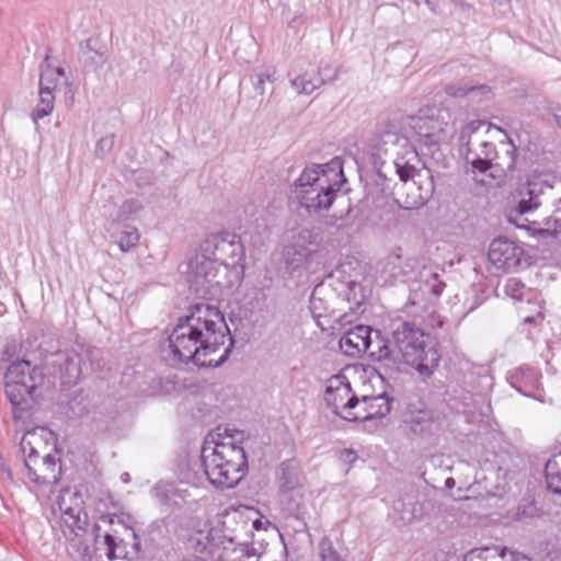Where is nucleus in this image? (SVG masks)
Instances as JSON below:
<instances>
[{
	"mask_svg": "<svg viewBox=\"0 0 561 561\" xmlns=\"http://www.w3.org/2000/svg\"><path fill=\"white\" fill-rule=\"evenodd\" d=\"M233 346L222 312L210 304H196L170 333L165 359L172 365L217 368L228 360Z\"/></svg>",
	"mask_w": 561,
	"mask_h": 561,
	"instance_id": "1",
	"label": "nucleus"
},
{
	"mask_svg": "<svg viewBox=\"0 0 561 561\" xmlns=\"http://www.w3.org/2000/svg\"><path fill=\"white\" fill-rule=\"evenodd\" d=\"M245 252L241 239L231 232L208 234L201 243L198 253L190 261V288L199 298L217 300L222 285L217 279L218 265H243Z\"/></svg>",
	"mask_w": 561,
	"mask_h": 561,
	"instance_id": "2",
	"label": "nucleus"
},
{
	"mask_svg": "<svg viewBox=\"0 0 561 561\" xmlns=\"http://www.w3.org/2000/svg\"><path fill=\"white\" fill-rule=\"evenodd\" d=\"M82 494L78 491H66L57 501L61 513L60 523L66 527L62 534L66 538V550L73 561H105L103 557V536L113 528H128L115 514H102L94 523L92 533L94 536L93 550H90L85 534L89 525V517L83 506Z\"/></svg>",
	"mask_w": 561,
	"mask_h": 561,
	"instance_id": "3",
	"label": "nucleus"
},
{
	"mask_svg": "<svg viewBox=\"0 0 561 561\" xmlns=\"http://www.w3.org/2000/svg\"><path fill=\"white\" fill-rule=\"evenodd\" d=\"M82 494L78 491H66L57 501L61 513L60 523L66 527L62 534L66 538V550L73 561H105L103 557V536L113 528H128L115 514H102L94 523L92 533L94 536L93 550H90L85 534L89 525V517L83 506Z\"/></svg>",
	"mask_w": 561,
	"mask_h": 561,
	"instance_id": "4",
	"label": "nucleus"
},
{
	"mask_svg": "<svg viewBox=\"0 0 561 561\" xmlns=\"http://www.w3.org/2000/svg\"><path fill=\"white\" fill-rule=\"evenodd\" d=\"M424 332L415 323L403 321L393 328L390 336H382L378 356L388 377L398 374L408 364L423 377H430L439 365L440 355L435 347L425 346Z\"/></svg>",
	"mask_w": 561,
	"mask_h": 561,
	"instance_id": "5",
	"label": "nucleus"
},
{
	"mask_svg": "<svg viewBox=\"0 0 561 561\" xmlns=\"http://www.w3.org/2000/svg\"><path fill=\"white\" fill-rule=\"evenodd\" d=\"M345 183L343 160L335 157L323 164L307 165L294 182L293 192L309 216L320 217L332 207Z\"/></svg>",
	"mask_w": 561,
	"mask_h": 561,
	"instance_id": "6",
	"label": "nucleus"
},
{
	"mask_svg": "<svg viewBox=\"0 0 561 561\" xmlns=\"http://www.w3.org/2000/svg\"><path fill=\"white\" fill-rule=\"evenodd\" d=\"M45 375L38 366L30 360L13 362L5 373V396L12 407L14 421H25L32 412L42 393Z\"/></svg>",
	"mask_w": 561,
	"mask_h": 561,
	"instance_id": "7",
	"label": "nucleus"
},
{
	"mask_svg": "<svg viewBox=\"0 0 561 561\" xmlns=\"http://www.w3.org/2000/svg\"><path fill=\"white\" fill-rule=\"evenodd\" d=\"M201 459L209 482L222 490L236 486L248 469L244 449L233 443H205Z\"/></svg>",
	"mask_w": 561,
	"mask_h": 561,
	"instance_id": "8",
	"label": "nucleus"
},
{
	"mask_svg": "<svg viewBox=\"0 0 561 561\" xmlns=\"http://www.w3.org/2000/svg\"><path fill=\"white\" fill-rule=\"evenodd\" d=\"M382 335L380 331H374L371 328L366 325H356L355 328L348 330L341 339H340V348L341 351L350 357H356L360 354H367L368 357L377 363L378 366V375L381 380H385V376L380 370H382V358L378 356V346H381ZM381 350H379L380 352Z\"/></svg>",
	"mask_w": 561,
	"mask_h": 561,
	"instance_id": "9",
	"label": "nucleus"
},
{
	"mask_svg": "<svg viewBox=\"0 0 561 561\" xmlns=\"http://www.w3.org/2000/svg\"><path fill=\"white\" fill-rule=\"evenodd\" d=\"M24 454V469L27 478L37 485L56 484L60 478V461L55 455L46 454L42 458L39 453L25 438L21 442Z\"/></svg>",
	"mask_w": 561,
	"mask_h": 561,
	"instance_id": "10",
	"label": "nucleus"
},
{
	"mask_svg": "<svg viewBox=\"0 0 561 561\" xmlns=\"http://www.w3.org/2000/svg\"><path fill=\"white\" fill-rule=\"evenodd\" d=\"M321 241L320 232L308 228L300 229L294 236L293 243L285 250V268L293 274L307 267L319 252Z\"/></svg>",
	"mask_w": 561,
	"mask_h": 561,
	"instance_id": "11",
	"label": "nucleus"
},
{
	"mask_svg": "<svg viewBox=\"0 0 561 561\" xmlns=\"http://www.w3.org/2000/svg\"><path fill=\"white\" fill-rule=\"evenodd\" d=\"M82 357L75 350H64L46 357L45 366L48 375L60 381L61 387L78 383L82 374Z\"/></svg>",
	"mask_w": 561,
	"mask_h": 561,
	"instance_id": "12",
	"label": "nucleus"
},
{
	"mask_svg": "<svg viewBox=\"0 0 561 561\" xmlns=\"http://www.w3.org/2000/svg\"><path fill=\"white\" fill-rule=\"evenodd\" d=\"M477 128L474 122L466 125L460 133L459 139L466 162L471 164L473 170L484 173L497 165V163L494 162L497 152L493 142L482 140L479 142L478 148H472L470 140L465 141Z\"/></svg>",
	"mask_w": 561,
	"mask_h": 561,
	"instance_id": "13",
	"label": "nucleus"
},
{
	"mask_svg": "<svg viewBox=\"0 0 561 561\" xmlns=\"http://www.w3.org/2000/svg\"><path fill=\"white\" fill-rule=\"evenodd\" d=\"M491 263L503 272H512L522 265L525 259L524 249L507 238L494 239L488 253Z\"/></svg>",
	"mask_w": 561,
	"mask_h": 561,
	"instance_id": "14",
	"label": "nucleus"
},
{
	"mask_svg": "<svg viewBox=\"0 0 561 561\" xmlns=\"http://www.w3.org/2000/svg\"><path fill=\"white\" fill-rule=\"evenodd\" d=\"M411 128L420 144L432 147L449 139V126L439 117H410Z\"/></svg>",
	"mask_w": 561,
	"mask_h": 561,
	"instance_id": "15",
	"label": "nucleus"
},
{
	"mask_svg": "<svg viewBox=\"0 0 561 561\" xmlns=\"http://www.w3.org/2000/svg\"><path fill=\"white\" fill-rule=\"evenodd\" d=\"M552 184L540 175L529 178L526 184L522 185L518 190L519 199L510 216V221L515 222V218L513 217L514 213H516L517 216H523L536 210L541 205V195H543L547 190H552Z\"/></svg>",
	"mask_w": 561,
	"mask_h": 561,
	"instance_id": "16",
	"label": "nucleus"
},
{
	"mask_svg": "<svg viewBox=\"0 0 561 561\" xmlns=\"http://www.w3.org/2000/svg\"><path fill=\"white\" fill-rule=\"evenodd\" d=\"M324 401L332 412L342 417L355 403V393L345 376H335L327 387Z\"/></svg>",
	"mask_w": 561,
	"mask_h": 561,
	"instance_id": "17",
	"label": "nucleus"
},
{
	"mask_svg": "<svg viewBox=\"0 0 561 561\" xmlns=\"http://www.w3.org/2000/svg\"><path fill=\"white\" fill-rule=\"evenodd\" d=\"M122 530V527L113 528L111 531H106L103 536L102 553L105 561H112L115 559L133 561L131 541H128V539L131 538L128 537L126 533H124L125 536H123Z\"/></svg>",
	"mask_w": 561,
	"mask_h": 561,
	"instance_id": "18",
	"label": "nucleus"
},
{
	"mask_svg": "<svg viewBox=\"0 0 561 561\" xmlns=\"http://www.w3.org/2000/svg\"><path fill=\"white\" fill-rule=\"evenodd\" d=\"M540 371L529 365H522L507 373L508 383L525 397L535 398L540 385Z\"/></svg>",
	"mask_w": 561,
	"mask_h": 561,
	"instance_id": "19",
	"label": "nucleus"
},
{
	"mask_svg": "<svg viewBox=\"0 0 561 561\" xmlns=\"http://www.w3.org/2000/svg\"><path fill=\"white\" fill-rule=\"evenodd\" d=\"M366 196L370 198L376 208L383 207L393 196L392 179H389L380 169L367 174L365 183Z\"/></svg>",
	"mask_w": 561,
	"mask_h": 561,
	"instance_id": "20",
	"label": "nucleus"
},
{
	"mask_svg": "<svg viewBox=\"0 0 561 561\" xmlns=\"http://www.w3.org/2000/svg\"><path fill=\"white\" fill-rule=\"evenodd\" d=\"M335 78L336 71L334 69L332 70V75H328L327 68L323 70L320 68H312L291 77L290 84L298 94L308 95L321 85L334 80Z\"/></svg>",
	"mask_w": 561,
	"mask_h": 561,
	"instance_id": "21",
	"label": "nucleus"
},
{
	"mask_svg": "<svg viewBox=\"0 0 561 561\" xmlns=\"http://www.w3.org/2000/svg\"><path fill=\"white\" fill-rule=\"evenodd\" d=\"M393 388L383 390L378 394H366L367 410L366 417L370 419V432L379 426L380 420L385 419L392 409Z\"/></svg>",
	"mask_w": 561,
	"mask_h": 561,
	"instance_id": "22",
	"label": "nucleus"
},
{
	"mask_svg": "<svg viewBox=\"0 0 561 561\" xmlns=\"http://www.w3.org/2000/svg\"><path fill=\"white\" fill-rule=\"evenodd\" d=\"M417 261L415 259H405L400 254H390L387 256L382 272L389 274L394 282L407 283L416 277Z\"/></svg>",
	"mask_w": 561,
	"mask_h": 561,
	"instance_id": "23",
	"label": "nucleus"
},
{
	"mask_svg": "<svg viewBox=\"0 0 561 561\" xmlns=\"http://www.w3.org/2000/svg\"><path fill=\"white\" fill-rule=\"evenodd\" d=\"M125 533L131 538L133 561H165L164 551L152 539L142 542L130 528H125Z\"/></svg>",
	"mask_w": 561,
	"mask_h": 561,
	"instance_id": "24",
	"label": "nucleus"
},
{
	"mask_svg": "<svg viewBox=\"0 0 561 561\" xmlns=\"http://www.w3.org/2000/svg\"><path fill=\"white\" fill-rule=\"evenodd\" d=\"M414 434L424 436L432 434L437 428V416L434 411L428 409H420L411 411L405 420Z\"/></svg>",
	"mask_w": 561,
	"mask_h": 561,
	"instance_id": "25",
	"label": "nucleus"
},
{
	"mask_svg": "<svg viewBox=\"0 0 561 561\" xmlns=\"http://www.w3.org/2000/svg\"><path fill=\"white\" fill-rule=\"evenodd\" d=\"M543 227L533 230L538 239H557L561 234V196L553 203L552 214L545 218Z\"/></svg>",
	"mask_w": 561,
	"mask_h": 561,
	"instance_id": "26",
	"label": "nucleus"
},
{
	"mask_svg": "<svg viewBox=\"0 0 561 561\" xmlns=\"http://www.w3.org/2000/svg\"><path fill=\"white\" fill-rule=\"evenodd\" d=\"M301 473L295 460H285L279 465V491L291 492L301 486Z\"/></svg>",
	"mask_w": 561,
	"mask_h": 561,
	"instance_id": "27",
	"label": "nucleus"
},
{
	"mask_svg": "<svg viewBox=\"0 0 561 561\" xmlns=\"http://www.w3.org/2000/svg\"><path fill=\"white\" fill-rule=\"evenodd\" d=\"M421 159L414 149H409L403 156L397 157L394 160L396 172L402 182L413 180L420 171L419 164Z\"/></svg>",
	"mask_w": 561,
	"mask_h": 561,
	"instance_id": "28",
	"label": "nucleus"
},
{
	"mask_svg": "<svg viewBox=\"0 0 561 561\" xmlns=\"http://www.w3.org/2000/svg\"><path fill=\"white\" fill-rule=\"evenodd\" d=\"M445 92L453 98L469 96L471 101L480 102L483 96L490 94V88L485 84L460 82L447 84Z\"/></svg>",
	"mask_w": 561,
	"mask_h": 561,
	"instance_id": "29",
	"label": "nucleus"
},
{
	"mask_svg": "<svg viewBox=\"0 0 561 561\" xmlns=\"http://www.w3.org/2000/svg\"><path fill=\"white\" fill-rule=\"evenodd\" d=\"M80 60L87 70L95 71L104 66L107 57L105 51L95 49L92 46V41L88 39L80 46Z\"/></svg>",
	"mask_w": 561,
	"mask_h": 561,
	"instance_id": "30",
	"label": "nucleus"
},
{
	"mask_svg": "<svg viewBox=\"0 0 561 561\" xmlns=\"http://www.w3.org/2000/svg\"><path fill=\"white\" fill-rule=\"evenodd\" d=\"M368 413L367 410V401H366V394L362 396V398H358L355 394V403L350 411H346L342 415V419L350 421V422H363L365 424V428L370 431V419L366 417L365 414Z\"/></svg>",
	"mask_w": 561,
	"mask_h": 561,
	"instance_id": "31",
	"label": "nucleus"
},
{
	"mask_svg": "<svg viewBox=\"0 0 561 561\" xmlns=\"http://www.w3.org/2000/svg\"><path fill=\"white\" fill-rule=\"evenodd\" d=\"M66 413L70 419H78L90 413V403L82 390L76 391L69 399Z\"/></svg>",
	"mask_w": 561,
	"mask_h": 561,
	"instance_id": "32",
	"label": "nucleus"
},
{
	"mask_svg": "<svg viewBox=\"0 0 561 561\" xmlns=\"http://www.w3.org/2000/svg\"><path fill=\"white\" fill-rule=\"evenodd\" d=\"M54 91L39 89V101L33 111V121L36 123L38 119L48 116L54 110Z\"/></svg>",
	"mask_w": 561,
	"mask_h": 561,
	"instance_id": "33",
	"label": "nucleus"
},
{
	"mask_svg": "<svg viewBox=\"0 0 561 561\" xmlns=\"http://www.w3.org/2000/svg\"><path fill=\"white\" fill-rule=\"evenodd\" d=\"M153 493L161 505L171 506L172 504H176L179 490L173 483L158 482L153 488Z\"/></svg>",
	"mask_w": 561,
	"mask_h": 561,
	"instance_id": "34",
	"label": "nucleus"
},
{
	"mask_svg": "<svg viewBox=\"0 0 561 561\" xmlns=\"http://www.w3.org/2000/svg\"><path fill=\"white\" fill-rule=\"evenodd\" d=\"M140 239L138 229L134 226H125L116 236L115 242L122 252H128L135 248Z\"/></svg>",
	"mask_w": 561,
	"mask_h": 561,
	"instance_id": "35",
	"label": "nucleus"
},
{
	"mask_svg": "<svg viewBox=\"0 0 561 561\" xmlns=\"http://www.w3.org/2000/svg\"><path fill=\"white\" fill-rule=\"evenodd\" d=\"M276 80V69L274 67H266L250 76V81L252 82L254 90L261 96L265 93V82L268 81L273 83Z\"/></svg>",
	"mask_w": 561,
	"mask_h": 561,
	"instance_id": "36",
	"label": "nucleus"
},
{
	"mask_svg": "<svg viewBox=\"0 0 561 561\" xmlns=\"http://www.w3.org/2000/svg\"><path fill=\"white\" fill-rule=\"evenodd\" d=\"M504 291L516 301L529 300L528 294H530V289H527L518 278H508L504 286Z\"/></svg>",
	"mask_w": 561,
	"mask_h": 561,
	"instance_id": "37",
	"label": "nucleus"
},
{
	"mask_svg": "<svg viewBox=\"0 0 561 561\" xmlns=\"http://www.w3.org/2000/svg\"><path fill=\"white\" fill-rule=\"evenodd\" d=\"M141 209H142V204L139 199H136V198L126 199L123 202V204L121 205V207L118 209V213L116 216V221L119 224V222H125L127 220H130Z\"/></svg>",
	"mask_w": 561,
	"mask_h": 561,
	"instance_id": "38",
	"label": "nucleus"
},
{
	"mask_svg": "<svg viewBox=\"0 0 561 561\" xmlns=\"http://www.w3.org/2000/svg\"><path fill=\"white\" fill-rule=\"evenodd\" d=\"M47 61L48 56H46L45 60L39 66V89L54 91L57 87L59 79L54 76V72H51V67Z\"/></svg>",
	"mask_w": 561,
	"mask_h": 561,
	"instance_id": "39",
	"label": "nucleus"
},
{
	"mask_svg": "<svg viewBox=\"0 0 561 561\" xmlns=\"http://www.w3.org/2000/svg\"><path fill=\"white\" fill-rule=\"evenodd\" d=\"M319 556L321 561H347L333 547V543L329 537H323L319 541Z\"/></svg>",
	"mask_w": 561,
	"mask_h": 561,
	"instance_id": "40",
	"label": "nucleus"
},
{
	"mask_svg": "<svg viewBox=\"0 0 561 561\" xmlns=\"http://www.w3.org/2000/svg\"><path fill=\"white\" fill-rule=\"evenodd\" d=\"M114 138L115 136L113 134L102 137L96 142L95 153L99 157H103L104 154L108 153L114 147Z\"/></svg>",
	"mask_w": 561,
	"mask_h": 561,
	"instance_id": "41",
	"label": "nucleus"
},
{
	"mask_svg": "<svg viewBox=\"0 0 561 561\" xmlns=\"http://www.w3.org/2000/svg\"><path fill=\"white\" fill-rule=\"evenodd\" d=\"M358 217V213H354V208L352 206H348L346 213L343 215H334L332 216V219H334L335 221H342L341 225H337V228L341 229V228H344V227H348L351 225H353L355 222V220L357 219Z\"/></svg>",
	"mask_w": 561,
	"mask_h": 561,
	"instance_id": "42",
	"label": "nucleus"
},
{
	"mask_svg": "<svg viewBox=\"0 0 561 561\" xmlns=\"http://www.w3.org/2000/svg\"><path fill=\"white\" fill-rule=\"evenodd\" d=\"M561 476V470L556 458H551L546 462L545 466V479L546 481L552 477Z\"/></svg>",
	"mask_w": 561,
	"mask_h": 561,
	"instance_id": "43",
	"label": "nucleus"
},
{
	"mask_svg": "<svg viewBox=\"0 0 561 561\" xmlns=\"http://www.w3.org/2000/svg\"><path fill=\"white\" fill-rule=\"evenodd\" d=\"M484 300H485L484 291L477 287H473L472 288V301L468 306V312H471L474 309H477L481 304H483Z\"/></svg>",
	"mask_w": 561,
	"mask_h": 561,
	"instance_id": "44",
	"label": "nucleus"
},
{
	"mask_svg": "<svg viewBox=\"0 0 561 561\" xmlns=\"http://www.w3.org/2000/svg\"><path fill=\"white\" fill-rule=\"evenodd\" d=\"M358 456L355 450L345 448L340 450L339 460L346 465H353L357 460Z\"/></svg>",
	"mask_w": 561,
	"mask_h": 561,
	"instance_id": "45",
	"label": "nucleus"
},
{
	"mask_svg": "<svg viewBox=\"0 0 561 561\" xmlns=\"http://www.w3.org/2000/svg\"><path fill=\"white\" fill-rule=\"evenodd\" d=\"M322 299L317 297L314 293H312L310 297V310L312 312L313 318L322 317L323 313L321 311Z\"/></svg>",
	"mask_w": 561,
	"mask_h": 561,
	"instance_id": "46",
	"label": "nucleus"
},
{
	"mask_svg": "<svg viewBox=\"0 0 561 561\" xmlns=\"http://www.w3.org/2000/svg\"><path fill=\"white\" fill-rule=\"evenodd\" d=\"M546 484L549 492L561 495V474L547 480Z\"/></svg>",
	"mask_w": 561,
	"mask_h": 561,
	"instance_id": "47",
	"label": "nucleus"
},
{
	"mask_svg": "<svg viewBox=\"0 0 561 561\" xmlns=\"http://www.w3.org/2000/svg\"><path fill=\"white\" fill-rule=\"evenodd\" d=\"M547 112L553 117L558 127L561 128V105L558 103H550L547 106Z\"/></svg>",
	"mask_w": 561,
	"mask_h": 561,
	"instance_id": "48",
	"label": "nucleus"
},
{
	"mask_svg": "<svg viewBox=\"0 0 561 561\" xmlns=\"http://www.w3.org/2000/svg\"><path fill=\"white\" fill-rule=\"evenodd\" d=\"M431 277L435 280V283L431 286V291L435 296H439L444 290L445 284L438 280V274L436 273H431Z\"/></svg>",
	"mask_w": 561,
	"mask_h": 561,
	"instance_id": "49",
	"label": "nucleus"
},
{
	"mask_svg": "<svg viewBox=\"0 0 561 561\" xmlns=\"http://www.w3.org/2000/svg\"><path fill=\"white\" fill-rule=\"evenodd\" d=\"M416 516V508L415 506L412 507V510L410 511H403L402 510V515H401V519L407 522V523H410L412 522Z\"/></svg>",
	"mask_w": 561,
	"mask_h": 561,
	"instance_id": "50",
	"label": "nucleus"
},
{
	"mask_svg": "<svg viewBox=\"0 0 561 561\" xmlns=\"http://www.w3.org/2000/svg\"><path fill=\"white\" fill-rule=\"evenodd\" d=\"M515 151H516V147L513 145L512 151L508 152L512 154L510 158V162L507 163V167H506V169L508 171H513L515 169V157H514Z\"/></svg>",
	"mask_w": 561,
	"mask_h": 561,
	"instance_id": "51",
	"label": "nucleus"
},
{
	"mask_svg": "<svg viewBox=\"0 0 561 561\" xmlns=\"http://www.w3.org/2000/svg\"><path fill=\"white\" fill-rule=\"evenodd\" d=\"M239 546H242V547H243V549H242V550H245V552H247V556H248V557H250V556H255V554H256L255 549H254V548H251V549H250V548L248 547V543H247V542H242V543H241V542H239Z\"/></svg>",
	"mask_w": 561,
	"mask_h": 561,
	"instance_id": "52",
	"label": "nucleus"
},
{
	"mask_svg": "<svg viewBox=\"0 0 561 561\" xmlns=\"http://www.w3.org/2000/svg\"><path fill=\"white\" fill-rule=\"evenodd\" d=\"M51 72H54V76L58 79L65 76V69L62 67L51 68Z\"/></svg>",
	"mask_w": 561,
	"mask_h": 561,
	"instance_id": "53",
	"label": "nucleus"
},
{
	"mask_svg": "<svg viewBox=\"0 0 561 561\" xmlns=\"http://www.w3.org/2000/svg\"><path fill=\"white\" fill-rule=\"evenodd\" d=\"M455 5L460 8H465L467 5V0H450Z\"/></svg>",
	"mask_w": 561,
	"mask_h": 561,
	"instance_id": "54",
	"label": "nucleus"
},
{
	"mask_svg": "<svg viewBox=\"0 0 561 561\" xmlns=\"http://www.w3.org/2000/svg\"><path fill=\"white\" fill-rule=\"evenodd\" d=\"M471 401H472V396L463 397V399H462L463 405H466V407H470Z\"/></svg>",
	"mask_w": 561,
	"mask_h": 561,
	"instance_id": "55",
	"label": "nucleus"
},
{
	"mask_svg": "<svg viewBox=\"0 0 561 561\" xmlns=\"http://www.w3.org/2000/svg\"><path fill=\"white\" fill-rule=\"evenodd\" d=\"M454 484H455V481H454V479H453V478H448V479L446 480V486H447V488H453V486H454Z\"/></svg>",
	"mask_w": 561,
	"mask_h": 561,
	"instance_id": "56",
	"label": "nucleus"
},
{
	"mask_svg": "<svg viewBox=\"0 0 561 561\" xmlns=\"http://www.w3.org/2000/svg\"><path fill=\"white\" fill-rule=\"evenodd\" d=\"M95 353H99V351L98 350H89V351H87V355L89 356V358H92Z\"/></svg>",
	"mask_w": 561,
	"mask_h": 561,
	"instance_id": "57",
	"label": "nucleus"
},
{
	"mask_svg": "<svg viewBox=\"0 0 561 561\" xmlns=\"http://www.w3.org/2000/svg\"><path fill=\"white\" fill-rule=\"evenodd\" d=\"M400 507H402V508H403V507H404V503H403L402 501H398V502H396V504H394V508H396V510H400Z\"/></svg>",
	"mask_w": 561,
	"mask_h": 561,
	"instance_id": "58",
	"label": "nucleus"
},
{
	"mask_svg": "<svg viewBox=\"0 0 561 561\" xmlns=\"http://www.w3.org/2000/svg\"><path fill=\"white\" fill-rule=\"evenodd\" d=\"M184 561H207V560L199 558V557H194L193 559H185Z\"/></svg>",
	"mask_w": 561,
	"mask_h": 561,
	"instance_id": "59",
	"label": "nucleus"
},
{
	"mask_svg": "<svg viewBox=\"0 0 561 561\" xmlns=\"http://www.w3.org/2000/svg\"><path fill=\"white\" fill-rule=\"evenodd\" d=\"M536 319L534 317H527L525 318L526 323H535Z\"/></svg>",
	"mask_w": 561,
	"mask_h": 561,
	"instance_id": "60",
	"label": "nucleus"
},
{
	"mask_svg": "<svg viewBox=\"0 0 561 561\" xmlns=\"http://www.w3.org/2000/svg\"><path fill=\"white\" fill-rule=\"evenodd\" d=\"M272 98H273V93L271 94V96H270L268 101H267V102H266V104H265V108H266V110H267V108H270V107L272 106Z\"/></svg>",
	"mask_w": 561,
	"mask_h": 561,
	"instance_id": "61",
	"label": "nucleus"
},
{
	"mask_svg": "<svg viewBox=\"0 0 561 561\" xmlns=\"http://www.w3.org/2000/svg\"><path fill=\"white\" fill-rule=\"evenodd\" d=\"M343 321H345V322H350V321H351V320H348V316H347L346 313H345V314H343V316L340 318V322H343Z\"/></svg>",
	"mask_w": 561,
	"mask_h": 561,
	"instance_id": "62",
	"label": "nucleus"
},
{
	"mask_svg": "<svg viewBox=\"0 0 561 561\" xmlns=\"http://www.w3.org/2000/svg\"><path fill=\"white\" fill-rule=\"evenodd\" d=\"M260 524L261 522L260 520H254L253 524H252V527L253 528H259L260 527Z\"/></svg>",
	"mask_w": 561,
	"mask_h": 561,
	"instance_id": "63",
	"label": "nucleus"
},
{
	"mask_svg": "<svg viewBox=\"0 0 561 561\" xmlns=\"http://www.w3.org/2000/svg\"><path fill=\"white\" fill-rule=\"evenodd\" d=\"M234 540H236V538L231 537V538H229V539H228V542H229L230 545H233Z\"/></svg>",
	"mask_w": 561,
	"mask_h": 561,
	"instance_id": "64",
	"label": "nucleus"
}]
</instances>
